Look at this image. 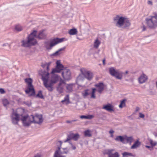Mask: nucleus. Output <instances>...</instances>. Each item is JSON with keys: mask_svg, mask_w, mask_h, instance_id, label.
Segmentation results:
<instances>
[{"mask_svg": "<svg viewBox=\"0 0 157 157\" xmlns=\"http://www.w3.org/2000/svg\"><path fill=\"white\" fill-rule=\"evenodd\" d=\"M113 20L117 22L116 26L118 27L125 29L130 25L129 21L124 17L117 15L114 17Z\"/></svg>", "mask_w": 157, "mask_h": 157, "instance_id": "obj_1", "label": "nucleus"}, {"mask_svg": "<svg viewBox=\"0 0 157 157\" xmlns=\"http://www.w3.org/2000/svg\"><path fill=\"white\" fill-rule=\"evenodd\" d=\"M153 14V16L147 17L145 20L147 26L151 29H155L157 27V14L154 12Z\"/></svg>", "mask_w": 157, "mask_h": 157, "instance_id": "obj_2", "label": "nucleus"}, {"mask_svg": "<svg viewBox=\"0 0 157 157\" xmlns=\"http://www.w3.org/2000/svg\"><path fill=\"white\" fill-rule=\"evenodd\" d=\"M60 78V77L57 75L52 74L50 80L48 84L47 89L49 91L52 92L53 90V85L57 83Z\"/></svg>", "mask_w": 157, "mask_h": 157, "instance_id": "obj_3", "label": "nucleus"}, {"mask_svg": "<svg viewBox=\"0 0 157 157\" xmlns=\"http://www.w3.org/2000/svg\"><path fill=\"white\" fill-rule=\"evenodd\" d=\"M25 81L27 85V89L25 90V93L27 94H28L31 92V93L29 95V96H34L35 95V91L32 84V79L30 78H26L25 79Z\"/></svg>", "mask_w": 157, "mask_h": 157, "instance_id": "obj_4", "label": "nucleus"}, {"mask_svg": "<svg viewBox=\"0 0 157 157\" xmlns=\"http://www.w3.org/2000/svg\"><path fill=\"white\" fill-rule=\"evenodd\" d=\"M48 71L44 70L41 72V79L43 82L44 85L47 89L49 82V75Z\"/></svg>", "mask_w": 157, "mask_h": 157, "instance_id": "obj_5", "label": "nucleus"}, {"mask_svg": "<svg viewBox=\"0 0 157 157\" xmlns=\"http://www.w3.org/2000/svg\"><path fill=\"white\" fill-rule=\"evenodd\" d=\"M109 71L112 76L115 77L117 79L121 80L122 78V72L119 71L118 70H116L114 67L109 68Z\"/></svg>", "mask_w": 157, "mask_h": 157, "instance_id": "obj_6", "label": "nucleus"}, {"mask_svg": "<svg viewBox=\"0 0 157 157\" xmlns=\"http://www.w3.org/2000/svg\"><path fill=\"white\" fill-rule=\"evenodd\" d=\"M64 67L63 65L61 63L59 60H58L56 62V66L55 68L52 69L51 74H54L56 73H60L62 70H63Z\"/></svg>", "mask_w": 157, "mask_h": 157, "instance_id": "obj_7", "label": "nucleus"}, {"mask_svg": "<svg viewBox=\"0 0 157 157\" xmlns=\"http://www.w3.org/2000/svg\"><path fill=\"white\" fill-rule=\"evenodd\" d=\"M30 117L31 118L33 119V121H32L33 123L40 124H41L43 121L42 116L41 115L36 114L35 116H34L33 115H31Z\"/></svg>", "mask_w": 157, "mask_h": 157, "instance_id": "obj_8", "label": "nucleus"}, {"mask_svg": "<svg viewBox=\"0 0 157 157\" xmlns=\"http://www.w3.org/2000/svg\"><path fill=\"white\" fill-rule=\"evenodd\" d=\"M11 121L13 124L14 125L18 124V121L20 120L19 115L17 112L13 111L11 116Z\"/></svg>", "mask_w": 157, "mask_h": 157, "instance_id": "obj_9", "label": "nucleus"}, {"mask_svg": "<svg viewBox=\"0 0 157 157\" xmlns=\"http://www.w3.org/2000/svg\"><path fill=\"white\" fill-rule=\"evenodd\" d=\"M62 75L63 79L65 81H68L71 79V71L68 69L64 70V71L62 72Z\"/></svg>", "mask_w": 157, "mask_h": 157, "instance_id": "obj_10", "label": "nucleus"}, {"mask_svg": "<svg viewBox=\"0 0 157 157\" xmlns=\"http://www.w3.org/2000/svg\"><path fill=\"white\" fill-rule=\"evenodd\" d=\"M44 47L47 50H50L52 48L56 45L54 39L51 41H47L44 42Z\"/></svg>", "mask_w": 157, "mask_h": 157, "instance_id": "obj_11", "label": "nucleus"}, {"mask_svg": "<svg viewBox=\"0 0 157 157\" xmlns=\"http://www.w3.org/2000/svg\"><path fill=\"white\" fill-rule=\"evenodd\" d=\"M65 84V82L62 79H61L59 83L56 87L57 91L60 93H62L63 92V90Z\"/></svg>", "mask_w": 157, "mask_h": 157, "instance_id": "obj_12", "label": "nucleus"}, {"mask_svg": "<svg viewBox=\"0 0 157 157\" xmlns=\"http://www.w3.org/2000/svg\"><path fill=\"white\" fill-rule=\"evenodd\" d=\"M84 77L89 81L91 80L93 77V73L90 71H85L82 73Z\"/></svg>", "mask_w": 157, "mask_h": 157, "instance_id": "obj_13", "label": "nucleus"}, {"mask_svg": "<svg viewBox=\"0 0 157 157\" xmlns=\"http://www.w3.org/2000/svg\"><path fill=\"white\" fill-rule=\"evenodd\" d=\"M94 86L97 88V90L100 94H101L104 90V84L102 82L96 83L95 84Z\"/></svg>", "mask_w": 157, "mask_h": 157, "instance_id": "obj_14", "label": "nucleus"}, {"mask_svg": "<svg viewBox=\"0 0 157 157\" xmlns=\"http://www.w3.org/2000/svg\"><path fill=\"white\" fill-rule=\"evenodd\" d=\"M27 39L28 42H29L31 46L34 45L37 43L36 40L33 37H31L28 36L27 37Z\"/></svg>", "mask_w": 157, "mask_h": 157, "instance_id": "obj_15", "label": "nucleus"}, {"mask_svg": "<svg viewBox=\"0 0 157 157\" xmlns=\"http://www.w3.org/2000/svg\"><path fill=\"white\" fill-rule=\"evenodd\" d=\"M46 35L44 32V30L40 31L37 35V38L39 40L44 39L45 38Z\"/></svg>", "mask_w": 157, "mask_h": 157, "instance_id": "obj_16", "label": "nucleus"}, {"mask_svg": "<svg viewBox=\"0 0 157 157\" xmlns=\"http://www.w3.org/2000/svg\"><path fill=\"white\" fill-rule=\"evenodd\" d=\"M102 108L110 112L114 111L113 106L111 104L109 103H108L107 105H104Z\"/></svg>", "mask_w": 157, "mask_h": 157, "instance_id": "obj_17", "label": "nucleus"}, {"mask_svg": "<svg viewBox=\"0 0 157 157\" xmlns=\"http://www.w3.org/2000/svg\"><path fill=\"white\" fill-rule=\"evenodd\" d=\"M147 77L144 74L141 75L138 78L139 82L140 84H142L147 79Z\"/></svg>", "mask_w": 157, "mask_h": 157, "instance_id": "obj_18", "label": "nucleus"}, {"mask_svg": "<svg viewBox=\"0 0 157 157\" xmlns=\"http://www.w3.org/2000/svg\"><path fill=\"white\" fill-rule=\"evenodd\" d=\"M112 151L111 150H108L107 153L108 157H119V155L118 152H116L114 153H112Z\"/></svg>", "mask_w": 157, "mask_h": 157, "instance_id": "obj_19", "label": "nucleus"}, {"mask_svg": "<svg viewBox=\"0 0 157 157\" xmlns=\"http://www.w3.org/2000/svg\"><path fill=\"white\" fill-rule=\"evenodd\" d=\"M65 47H64L63 48H61L58 49L57 51H56V52L53 53L51 55V57L53 56H58L61 54V52L62 51L64 50L65 49Z\"/></svg>", "mask_w": 157, "mask_h": 157, "instance_id": "obj_20", "label": "nucleus"}, {"mask_svg": "<svg viewBox=\"0 0 157 157\" xmlns=\"http://www.w3.org/2000/svg\"><path fill=\"white\" fill-rule=\"evenodd\" d=\"M115 140L116 141H120L124 144H125L126 143L125 142V138L124 137L121 136H117L115 139Z\"/></svg>", "mask_w": 157, "mask_h": 157, "instance_id": "obj_21", "label": "nucleus"}, {"mask_svg": "<svg viewBox=\"0 0 157 157\" xmlns=\"http://www.w3.org/2000/svg\"><path fill=\"white\" fill-rule=\"evenodd\" d=\"M74 85L75 84L73 83L67 84L66 88L68 92H70L72 91L73 87Z\"/></svg>", "mask_w": 157, "mask_h": 157, "instance_id": "obj_22", "label": "nucleus"}, {"mask_svg": "<svg viewBox=\"0 0 157 157\" xmlns=\"http://www.w3.org/2000/svg\"><path fill=\"white\" fill-rule=\"evenodd\" d=\"M21 46L23 47H28L31 46L29 42H28V40H23L21 41Z\"/></svg>", "mask_w": 157, "mask_h": 157, "instance_id": "obj_23", "label": "nucleus"}, {"mask_svg": "<svg viewBox=\"0 0 157 157\" xmlns=\"http://www.w3.org/2000/svg\"><path fill=\"white\" fill-rule=\"evenodd\" d=\"M140 142L138 140H137L132 146L131 148L132 149L136 148L138 147L140 145Z\"/></svg>", "mask_w": 157, "mask_h": 157, "instance_id": "obj_24", "label": "nucleus"}, {"mask_svg": "<svg viewBox=\"0 0 157 157\" xmlns=\"http://www.w3.org/2000/svg\"><path fill=\"white\" fill-rule=\"evenodd\" d=\"M53 39L54 40L55 42L56 45L57 44H58V43L62 42L63 41H64V40L65 39V38H54Z\"/></svg>", "mask_w": 157, "mask_h": 157, "instance_id": "obj_25", "label": "nucleus"}, {"mask_svg": "<svg viewBox=\"0 0 157 157\" xmlns=\"http://www.w3.org/2000/svg\"><path fill=\"white\" fill-rule=\"evenodd\" d=\"M72 139L75 141H77L79 138V135L78 133L75 134L72 133Z\"/></svg>", "mask_w": 157, "mask_h": 157, "instance_id": "obj_26", "label": "nucleus"}, {"mask_svg": "<svg viewBox=\"0 0 157 157\" xmlns=\"http://www.w3.org/2000/svg\"><path fill=\"white\" fill-rule=\"evenodd\" d=\"M37 31L36 30H33L30 34L28 36H30L31 37H33V38H37Z\"/></svg>", "mask_w": 157, "mask_h": 157, "instance_id": "obj_27", "label": "nucleus"}, {"mask_svg": "<svg viewBox=\"0 0 157 157\" xmlns=\"http://www.w3.org/2000/svg\"><path fill=\"white\" fill-rule=\"evenodd\" d=\"M94 117L93 115H89L87 116L81 115L80 116V118L82 119H91Z\"/></svg>", "mask_w": 157, "mask_h": 157, "instance_id": "obj_28", "label": "nucleus"}, {"mask_svg": "<svg viewBox=\"0 0 157 157\" xmlns=\"http://www.w3.org/2000/svg\"><path fill=\"white\" fill-rule=\"evenodd\" d=\"M124 138L125 140H126V142H125L126 143H131L133 140V139L132 136L128 137L126 136L124 137Z\"/></svg>", "mask_w": 157, "mask_h": 157, "instance_id": "obj_29", "label": "nucleus"}, {"mask_svg": "<svg viewBox=\"0 0 157 157\" xmlns=\"http://www.w3.org/2000/svg\"><path fill=\"white\" fill-rule=\"evenodd\" d=\"M77 33V30L75 28L71 29L69 31V33L71 35H75Z\"/></svg>", "mask_w": 157, "mask_h": 157, "instance_id": "obj_30", "label": "nucleus"}, {"mask_svg": "<svg viewBox=\"0 0 157 157\" xmlns=\"http://www.w3.org/2000/svg\"><path fill=\"white\" fill-rule=\"evenodd\" d=\"M84 135L85 137H90L92 136L91 131L87 129L84 132Z\"/></svg>", "mask_w": 157, "mask_h": 157, "instance_id": "obj_31", "label": "nucleus"}, {"mask_svg": "<svg viewBox=\"0 0 157 157\" xmlns=\"http://www.w3.org/2000/svg\"><path fill=\"white\" fill-rule=\"evenodd\" d=\"M126 101V99H124L120 101V104L119 105L120 108H122L125 106V102Z\"/></svg>", "mask_w": 157, "mask_h": 157, "instance_id": "obj_32", "label": "nucleus"}, {"mask_svg": "<svg viewBox=\"0 0 157 157\" xmlns=\"http://www.w3.org/2000/svg\"><path fill=\"white\" fill-rule=\"evenodd\" d=\"M36 97L38 98L42 99H44V97L42 94V92L41 90H39L38 94L36 95Z\"/></svg>", "mask_w": 157, "mask_h": 157, "instance_id": "obj_33", "label": "nucleus"}, {"mask_svg": "<svg viewBox=\"0 0 157 157\" xmlns=\"http://www.w3.org/2000/svg\"><path fill=\"white\" fill-rule=\"evenodd\" d=\"M67 102L66 104L70 103V100L69 99V96L68 95H67L64 97L63 100L61 101V102L63 103L64 102Z\"/></svg>", "mask_w": 157, "mask_h": 157, "instance_id": "obj_34", "label": "nucleus"}, {"mask_svg": "<svg viewBox=\"0 0 157 157\" xmlns=\"http://www.w3.org/2000/svg\"><path fill=\"white\" fill-rule=\"evenodd\" d=\"M14 29L17 32L21 31L22 30V27L19 24L16 25Z\"/></svg>", "mask_w": 157, "mask_h": 157, "instance_id": "obj_35", "label": "nucleus"}, {"mask_svg": "<svg viewBox=\"0 0 157 157\" xmlns=\"http://www.w3.org/2000/svg\"><path fill=\"white\" fill-rule=\"evenodd\" d=\"M61 154L60 152H58V151H56L54 155V157H66V156L61 155Z\"/></svg>", "mask_w": 157, "mask_h": 157, "instance_id": "obj_36", "label": "nucleus"}, {"mask_svg": "<svg viewBox=\"0 0 157 157\" xmlns=\"http://www.w3.org/2000/svg\"><path fill=\"white\" fill-rule=\"evenodd\" d=\"M100 43L101 42L98 39H96L94 43V47L96 48H98Z\"/></svg>", "mask_w": 157, "mask_h": 157, "instance_id": "obj_37", "label": "nucleus"}, {"mask_svg": "<svg viewBox=\"0 0 157 157\" xmlns=\"http://www.w3.org/2000/svg\"><path fill=\"white\" fill-rule=\"evenodd\" d=\"M89 91L88 89H86L84 90V92L82 93V95L84 98H85L87 96L90 94V93L88 92Z\"/></svg>", "mask_w": 157, "mask_h": 157, "instance_id": "obj_38", "label": "nucleus"}, {"mask_svg": "<svg viewBox=\"0 0 157 157\" xmlns=\"http://www.w3.org/2000/svg\"><path fill=\"white\" fill-rule=\"evenodd\" d=\"M32 121H25L23 122H22L23 125L24 127H27L29 126L31 124L33 123V122H32Z\"/></svg>", "mask_w": 157, "mask_h": 157, "instance_id": "obj_39", "label": "nucleus"}, {"mask_svg": "<svg viewBox=\"0 0 157 157\" xmlns=\"http://www.w3.org/2000/svg\"><path fill=\"white\" fill-rule=\"evenodd\" d=\"M71 139H72V133H70L67 135V139L65 140L64 142L65 143H66Z\"/></svg>", "mask_w": 157, "mask_h": 157, "instance_id": "obj_40", "label": "nucleus"}, {"mask_svg": "<svg viewBox=\"0 0 157 157\" xmlns=\"http://www.w3.org/2000/svg\"><path fill=\"white\" fill-rule=\"evenodd\" d=\"M3 104L4 106L6 107L7 105L9 104V102L7 99H4L2 100Z\"/></svg>", "mask_w": 157, "mask_h": 157, "instance_id": "obj_41", "label": "nucleus"}, {"mask_svg": "<svg viewBox=\"0 0 157 157\" xmlns=\"http://www.w3.org/2000/svg\"><path fill=\"white\" fill-rule=\"evenodd\" d=\"M28 117L29 116L28 115L22 116L21 119V120L22 121V123L27 121V120H28Z\"/></svg>", "mask_w": 157, "mask_h": 157, "instance_id": "obj_42", "label": "nucleus"}, {"mask_svg": "<svg viewBox=\"0 0 157 157\" xmlns=\"http://www.w3.org/2000/svg\"><path fill=\"white\" fill-rule=\"evenodd\" d=\"M149 142L152 147H153L157 145V143L156 142H154L153 140H150Z\"/></svg>", "mask_w": 157, "mask_h": 157, "instance_id": "obj_43", "label": "nucleus"}, {"mask_svg": "<svg viewBox=\"0 0 157 157\" xmlns=\"http://www.w3.org/2000/svg\"><path fill=\"white\" fill-rule=\"evenodd\" d=\"M96 51L93 48H91L90 50V54H94L95 52Z\"/></svg>", "mask_w": 157, "mask_h": 157, "instance_id": "obj_44", "label": "nucleus"}, {"mask_svg": "<svg viewBox=\"0 0 157 157\" xmlns=\"http://www.w3.org/2000/svg\"><path fill=\"white\" fill-rule=\"evenodd\" d=\"M114 132V131L113 130L111 129L109 131V133L111 134L110 137H113V133Z\"/></svg>", "mask_w": 157, "mask_h": 157, "instance_id": "obj_45", "label": "nucleus"}, {"mask_svg": "<svg viewBox=\"0 0 157 157\" xmlns=\"http://www.w3.org/2000/svg\"><path fill=\"white\" fill-rule=\"evenodd\" d=\"M45 63L47 65V71H49V67L51 63V62H49L48 63Z\"/></svg>", "mask_w": 157, "mask_h": 157, "instance_id": "obj_46", "label": "nucleus"}, {"mask_svg": "<svg viewBox=\"0 0 157 157\" xmlns=\"http://www.w3.org/2000/svg\"><path fill=\"white\" fill-rule=\"evenodd\" d=\"M0 93L1 94H4L5 93V91L3 89L0 88Z\"/></svg>", "mask_w": 157, "mask_h": 157, "instance_id": "obj_47", "label": "nucleus"}, {"mask_svg": "<svg viewBox=\"0 0 157 157\" xmlns=\"http://www.w3.org/2000/svg\"><path fill=\"white\" fill-rule=\"evenodd\" d=\"M69 143L71 145V147L73 150H75L76 149V147L75 146L73 145L72 143L71 142H69Z\"/></svg>", "mask_w": 157, "mask_h": 157, "instance_id": "obj_48", "label": "nucleus"}, {"mask_svg": "<svg viewBox=\"0 0 157 157\" xmlns=\"http://www.w3.org/2000/svg\"><path fill=\"white\" fill-rule=\"evenodd\" d=\"M139 117L141 118H143L144 117V115L143 114L140 113H139Z\"/></svg>", "mask_w": 157, "mask_h": 157, "instance_id": "obj_49", "label": "nucleus"}, {"mask_svg": "<svg viewBox=\"0 0 157 157\" xmlns=\"http://www.w3.org/2000/svg\"><path fill=\"white\" fill-rule=\"evenodd\" d=\"M97 90L95 88H93L92 89V91L91 93L95 94V91Z\"/></svg>", "mask_w": 157, "mask_h": 157, "instance_id": "obj_50", "label": "nucleus"}, {"mask_svg": "<svg viewBox=\"0 0 157 157\" xmlns=\"http://www.w3.org/2000/svg\"><path fill=\"white\" fill-rule=\"evenodd\" d=\"M91 98H95V94L91 93Z\"/></svg>", "mask_w": 157, "mask_h": 157, "instance_id": "obj_51", "label": "nucleus"}, {"mask_svg": "<svg viewBox=\"0 0 157 157\" xmlns=\"http://www.w3.org/2000/svg\"><path fill=\"white\" fill-rule=\"evenodd\" d=\"M31 115L30 116H29L28 117V120L29 121H33V119L31 118Z\"/></svg>", "mask_w": 157, "mask_h": 157, "instance_id": "obj_52", "label": "nucleus"}, {"mask_svg": "<svg viewBox=\"0 0 157 157\" xmlns=\"http://www.w3.org/2000/svg\"><path fill=\"white\" fill-rule=\"evenodd\" d=\"M41 66L42 67L44 68H47V65L46 64V63L42 64L41 65Z\"/></svg>", "mask_w": 157, "mask_h": 157, "instance_id": "obj_53", "label": "nucleus"}, {"mask_svg": "<svg viewBox=\"0 0 157 157\" xmlns=\"http://www.w3.org/2000/svg\"><path fill=\"white\" fill-rule=\"evenodd\" d=\"M60 152V154H67L68 152V151H64L63 152Z\"/></svg>", "mask_w": 157, "mask_h": 157, "instance_id": "obj_54", "label": "nucleus"}, {"mask_svg": "<svg viewBox=\"0 0 157 157\" xmlns=\"http://www.w3.org/2000/svg\"><path fill=\"white\" fill-rule=\"evenodd\" d=\"M145 147L147 148H148L150 150H151V149H152V147H151V146H148V145H146Z\"/></svg>", "mask_w": 157, "mask_h": 157, "instance_id": "obj_55", "label": "nucleus"}, {"mask_svg": "<svg viewBox=\"0 0 157 157\" xmlns=\"http://www.w3.org/2000/svg\"><path fill=\"white\" fill-rule=\"evenodd\" d=\"M60 147H58V149L56 151H58V152H60Z\"/></svg>", "mask_w": 157, "mask_h": 157, "instance_id": "obj_56", "label": "nucleus"}, {"mask_svg": "<svg viewBox=\"0 0 157 157\" xmlns=\"http://www.w3.org/2000/svg\"><path fill=\"white\" fill-rule=\"evenodd\" d=\"M34 157H41V155L40 154H37V155H35Z\"/></svg>", "mask_w": 157, "mask_h": 157, "instance_id": "obj_57", "label": "nucleus"}, {"mask_svg": "<svg viewBox=\"0 0 157 157\" xmlns=\"http://www.w3.org/2000/svg\"><path fill=\"white\" fill-rule=\"evenodd\" d=\"M153 134L155 137H157V132H154Z\"/></svg>", "mask_w": 157, "mask_h": 157, "instance_id": "obj_58", "label": "nucleus"}, {"mask_svg": "<svg viewBox=\"0 0 157 157\" xmlns=\"http://www.w3.org/2000/svg\"><path fill=\"white\" fill-rule=\"evenodd\" d=\"M66 122L67 123H72L71 121L67 120L66 121Z\"/></svg>", "mask_w": 157, "mask_h": 157, "instance_id": "obj_59", "label": "nucleus"}, {"mask_svg": "<svg viewBox=\"0 0 157 157\" xmlns=\"http://www.w3.org/2000/svg\"><path fill=\"white\" fill-rule=\"evenodd\" d=\"M105 59H103L102 60L103 64L104 65H105Z\"/></svg>", "mask_w": 157, "mask_h": 157, "instance_id": "obj_60", "label": "nucleus"}, {"mask_svg": "<svg viewBox=\"0 0 157 157\" xmlns=\"http://www.w3.org/2000/svg\"><path fill=\"white\" fill-rule=\"evenodd\" d=\"M148 4H150L151 5H152V2L151 1H149L148 2Z\"/></svg>", "mask_w": 157, "mask_h": 157, "instance_id": "obj_61", "label": "nucleus"}, {"mask_svg": "<svg viewBox=\"0 0 157 157\" xmlns=\"http://www.w3.org/2000/svg\"><path fill=\"white\" fill-rule=\"evenodd\" d=\"M78 120L77 119L73 120L71 121L72 122H75L77 121Z\"/></svg>", "mask_w": 157, "mask_h": 157, "instance_id": "obj_62", "label": "nucleus"}, {"mask_svg": "<svg viewBox=\"0 0 157 157\" xmlns=\"http://www.w3.org/2000/svg\"><path fill=\"white\" fill-rule=\"evenodd\" d=\"M81 77V75H79L77 78V79H80V77Z\"/></svg>", "mask_w": 157, "mask_h": 157, "instance_id": "obj_63", "label": "nucleus"}, {"mask_svg": "<svg viewBox=\"0 0 157 157\" xmlns=\"http://www.w3.org/2000/svg\"><path fill=\"white\" fill-rule=\"evenodd\" d=\"M7 45H8V44H3L2 45V46H6Z\"/></svg>", "mask_w": 157, "mask_h": 157, "instance_id": "obj_64", "label": "nucleus"}]
</instances>
